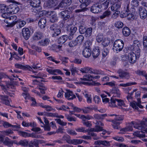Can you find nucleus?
<instances>
[{"instance_id":"412c9836","label":"nucleus","mask_w":147,"mask_h":147,"mask_svg":"<svg viewBox=\"0 0 147 147\" xmlns=\"http://www.w3.org/2000/svg\"><path fill=\"white\" fill-rule=\"evenodd\" d=\"M139 11L140 18L142 19H144L147 16V11L144 8L142 7H139Z\"/></svg>"},{"instance_id":"9d476101","label":"nucleus","mask_w":147,"mask_h":147,"mask_svg":"<svg viewBox=\"0 0 147 147\" xmlns=\"http://www.w3.org/2000/svg\"><path fill=\"white\" fill-rule=\"evenodd\" d=\"M77 30V28L74 25H69L67 28V30L69 32V38L72 39Z\"/></svg>"},{"instance_id":"6e6d98bb","label":"nucleus","mask_w":147,"mask_h":147,"mask_svg":"<svg viewBox=\"0 0 147 147\" xmlns=\"http://www.w3.org/2000/svg\"><path fill=\"white\" fill-rule=\"evenodd\" d=\"M55 120L58 123L62 126H65L67 124V122L63 121L59 119H56Z\"/></svg>"},{"instance_id":"b1692460","label":"nucleus","mask_w":147,"mask_h":147,"mask_svg":"<svg viewBox=\"0 0 147 147\" xmlns=\"http://www.w3.org/2000/svg\"><path fill=\"white\" fill-rule=\"evenodd\" d=\"M65 96L68 100H72L76 98V96L74 94L72 91H67L65 93Z\"/></svg>"},{"instance_id":"cd10ccee","label":"nucleus","mask_w":147,"mask_h":147,"mask_svg":"<svg viewBox=\"0 0 147 147\" xmlns=\"http://www.w3.org/2000/svg\"><path fill=\"white\" fill-rule=\"evenodd\" d=\"M100 49L99 47H96L93 49L92 51V55L94 58H96L100 54Z\"/></svg>"},{"instance_id":"5701e85b","label":"nucleus","mask_w":147,"mask_h":147,"mask_svg":"<svg viewBox=\"0 0 147 147\" xmlns=\"http://www.w3.org/2000/svg\"><path fill=\"white\" fill-rule=\"evenodd\" d=\"M1 102L3 104L9 105H10V102L8 97L7 96L0 95Z\"/></svg>"},{"instance_id":"7ed1b4c3","label":"nucleus","mask_w":147,"mask_h":147,"mask_svg":"<svg viewBox=\"0 0 147 147\" xmlns=\"http://www.w3.org/2000/svg\"><path fill=\"white\" fill-rule=\"evenodd\" d=\"M6 12L2 13L1 16L3 18L5 19H9L10 20H12V22L9 25H7V26L12 27L14 25L18 22L17 17L15 16H10V13L8 12V11Z\"/></svg>"},{"instance_id":"6ab92c4d","label":"nucleus","mask_w":147,"mask_h":147,"mask_svg":"<svg viewBox=\"0 0 147 147\" xmlns=\"http://www.w3.org/2000/svg\"><path fill=\"white\" fill-rule=\"evenodd\" d=\"M101 6L98 4L93 5L91 7L90 11L94 13H98L100 11Z\"/></svg>"},{"instance_id":"4be33fe9","label":"nucleus","mask_w":147,"mask_h":147,"mask_svg":"<svg viewBox=\"0 0 147 147\" xmlns=\"http://www.w3.org/2000/svg\"><path fill=\"white\" fill-rule=\"evenodd\" d=\"M110 142L106 140H98L95 141L94 144L96 145H102L106 146H110Z\"/></svg>"},{"instance_id":"37998d69","label":"nucleus","mask_w":147,"mask_h":147,"mask_svg":"<svg viewBox=\"0 0 147 147\" xmlns=\"http://www.w3.org/2000/svg\"><path fill=\"white\" fill-rule=\"evenodd\" d=\"M19 144L24 146H27L29 145V141L26 140H20L18 142Z\"/></svg>"},{"instance_id":"aec40b11","label":"nucleus","mask_w":147,"mask_h":147,"mask_svg":"<svg viewBox=\"0 0 147 147\" xmlns=\"http://www.w3.org/2000/svg\"><path fill=\"white\" fill-rule=\"evenodd\" d=\"M50 41L47 38H45L39 41L38 42V45L42 47H46L49 44Z\"/></svg>"},{"instance_id":"20e7f679","label":"nucleus","mask_w":147,"mask_h":147,"mask_svg":"<svg viewBox=\"0 0 147 147\" xmlns=\"http://www.w3.org/2000/svg\"><path fill=\"white\" fill-rule=\"evenodd\" d=\"M109 106L111 107H116L117 106L119 107L126 106L123 100L114 98H111L110 102L109 103Z\"/></svg>"},{"instance_id":"c03bdc74","label":"nucleus","mask_w":147,"mask_h":147,"mask_svg":"<svg viewBox=\"0 0 147 147\" xmlns=\"http://www.w3.org/2000/svg\"><path fill=\"white\" fill-rule=\"evenodd\" d=\"M8 8L4 4H0V13H4L7 11Z\"/></svg>"},{"instance_id":"680f3d73","label":"nucleus","mask_w":147,"mask_h":147,"mask_svg":"<svg viewBox=\"0 0 147 147\" xmlns=\"http://www.w3.org/2000/svg\"><path fill=\"white\" fill-rule=\"evenodd\" d=\"M67 132L69 134L75 136L77 134V133L75 131L69 128L67 129Z\"/></svg>"},{"instance_id":"4c0bfd02","label":"nucleus","mask_w":147,"mask_h":147,"mask_svg":"<svg viewBox=\"0 0 147 147\" xmlns=\"http://www.w3.org/2000/svg\"><path fill=\"white\" fill-rule=\"evenodd\" d=\"M122 32L124 35L126 36H129L130 34V31L127 27H125L123 28Z\"/></svg>"},{"instance_id":"6e6552de","label":"nucleus","mask_w":147,"mask_h":147,"mask_svg":"<svg viewBox=\"0 0 147 147\" xmlns=\"http://www.w3.org/2000/svg\"><path fill=\"white\" fill-rule=\"evenodd\" d=\"M140 43L138 40L134 41V44L131 47V49L132 51L131 52H133L134 53L137 54L138 56H140Z\"/></svg>"},{"instance_id":"13d9d810","label":"nucleus","mask_w":147,"mask_h":147,"mask_svg":"<svg viewBox=\"0 0 147 147\" xmlns=\"http://www.w3.org/2000/svg\"><path fill=\"white\" fill-rule=\"evenodd\" d=\"M110 40L107 38L104 39L102 42V45L104 47H106L108 46L110 43Z\"/></svg>"},{"instance_id":"f03ea898","label":"nucleus","mask_w":147,"mask_h":147,"mask_svg":"<svg viewBox=\"0 0 147 147\" xmlns=\"http://www.w3.org/2000/svg\"><path fill=\"white\" fill-rule=\"evenodd\" d=\"M114 3L111 7V10L115 12L113 14L112 17L116 18L120 13L119 10L121 8V2L120 1H116L115 2H111Z\"/></svg>"},{"instance_id":"4468645a","label":"nucleus","mask_w":147,"mask_h":147,"mask_svg":"<svg viewBox=\"0 0 147 147\" xmlns=\"http://www.w3.org/2000/svg\"><path fill=\"white\" fill-rule=\"evenodd\" d=\"M147 126V118H144L143 121L140 124L134 125V128L138 129H144L145 127Z\"/></svg>"},{"instance_id":"dca6fc26","label":"nucleus","mask_w":147,"mask_h":147,"mask_svg":"<svg viewBox=\"0 0 147 147\" xmlns=\"http://www.w3.org/2000/svg\"><path fill=\"white\" fill-rule=\"evenodd\" d=\"M141 100L139 98H137V102H133L130 103V106L134 109L138 110V107L141 109L143 108V106L140 104Z\"/></svg>"},{"instance_id":"bf43d9fd","label":"nucleus","mask_w":147,"mask_h":147,"mask_svg":"<svg viewBox=\"0 0 147 147\" xmlns=\"http://www.w3.org/2000/svg\"><path fill=\"white\" fill-rule=\"evenodd\" d=\"M70 136L67 134H66L63 136L62 138V140H65L66 142L69 144L70 143L69 139L70 138Z\"/></svg>"},{"instance_id":"4d7b16f0","label":"nucleus","mask_w":147,"mask_h":147,"mask_svg":"<svg viewBox=\"0 0 147 147\" xmlns=\"http://www.w3.org/2000/svg\"><path fill=\"white\" fill-rule=\"evenodd\" d=\"M81 118L83 121H86V119L89 120L93 118L92 116L88 115H87L86 116H85L84 115H82Z\"/></svg>"},{"instance_id":"338daca9","label":"nucleus","mask_w":147,"mask_h":147,"mask_svg":"<svg viewBox=\"0 0 147 147\" xmlns=\"http://www.w3.org/2000/svg\"><path fill=\"white\" fill-rule=\"evenodd\" d=\"M92 44V42L90 40L86 41L84 43V48L90 49V47Z\"/></svg>"},{"instance_id":"f8f14e48","label":"nucleus","mask_w":147,"mask_h":147,"mask_svg":"<svg viewBox=\"0 0 147 147\" xmlns=\"http://www.w3.org/2000/svg\"><path fill=\"white\" fill-rule=\"evenodd\" d=\"M140 56H138L137 54L134 52H130L128 55V61L130 63L134 64L136 62L137 58H138Z\"/></svg>"},{"instance_id":"72a5a7b5","label":"nucleus","mask_w":147,"mask_h":147,"mask_svg":"<svg viewBox=\"0 0 147 147\" xmlns=\"http://www.w3.org/2000/svg\"><path fill=\"white\" fill-rule=\"evenodd\" d=\"M80 2L81 3L80 5V7H86L90 3V0H79Z\"/></svg>"},{"instance_id":"ddd939ff","label":"nucleus","mask_w":147,"mask_h":147,"mask_svg":"<svg viewBox=\"0 0 147 147\" xmlns=\"http://www.w3.org/2000/svg\"><path fill=\"white\" fill-rule=\"evenodd\" d=\"M19 10L18 6L13 4L10 5L8 8L7 11L10 14H16L17 13Z\"/></svg>"},{"instance_id":"e2e57ef3","label":"nucleus","mask_w":147,"mask_h":147,"mask_svg":"<svg viewBox=\"0 0 147 147\" xmlns=\"http://www.w3.org/2000/svg\"><path fill=\"white\" fill-rule=\"evenodd\" d=\"M38 64H37L36 65H34L32 66V68L30 66H27V68L28 70L30 71H32V68L34 69H38L40 68V66L38 65Z\"/></svg>"},{"instance_id":"49530a36","label":"nucleus","mask_w":147,"mask_h":147,"mask_svg":"<svg viewBox=\"0 0 147 147\" xmlns=\"http://www.w3.org/2000/svg\"><path fill=\"white\" fill-rule=\"evenodd\" d=\"M84 37L82 35L78 36L75 40L77 42V44H81L84 40Z\"/></svg>"},{"instance_id":"0eeeda50","label":"nucleus","mask_w":147,"mask_h":147,"mask_svg":"<svg viewBox=\"0 0 147 147\" xmlns=\"http://www.w3.org/2000/svg\"><path fill=\"white\" fill-rule=\"evenodd\" d=\"M116 116L114 120H112V122L113 123L112 125L113 128L115 129H118L119 127V125L120 123L119 122L121 121H122L123 119V117L122 115L117 116L114 114H111L109 115L110 116Z\"/></svg>"},{"instance_id":"1a4fd4ad","label":"nucleus","mask_w":147,"mask_h":147,"mask_svg":"<svg viewBox=\"0 0 147 147\" xmlns=\"http://www.w3.org/2000/svg\"><path fill=\"white\" fill-rule=\"evenodd\" d=\"M50 29L52 33L53 36H57L61 33V29L57 24H53L51 25Z\"/></svg>"},{"instance_id":"2f4dec72","label":"nucleus","mask_w":147,"mask_h":147,"mask_svg":"<svg viewBox=\"0 0 147 147\" xmlns=\"http://www.w3.org/2000/svg\"><path fill=\"white\" fill-rule=\"evenodd\" d=\"M84 96L86 98V101L88 103H90L92 102V98L91 95L90 94L88 93L85 91L83 93Z\"/></svg>"},{"instance_id":"f704fd0d","label":"nucleus","mask_w":147,"mask_h":147,"mask_svg":"<svg viewBox=\"0 0 147 147\" xmlns=\"http://www.w3.org/2000/svg\"><path fill=\"white\" fill-rule=\"evenodd\" d=\"M68 39V36L64 35L60 37L58 39V43L62 44L65 43Z\"/></svg>"},{"instance_id":"a211bd4d","label":"nucleus","mask_w":147,"mask_h":147,"mask_svg":"<svg viewBox=\"0 0 147 147\" xmlns=\"http://www.w3.org/2000/svg\"><path fill=\"white\" fill-rule=\"evenodd\" d=\"M22 33L25 39L27 40L29 38L30 36V32L28 28H24L22 29Z\"/></svg>"},{"instance_id":"3c124183","label":"nucleus","mask_w":147,"mask_h":147,"mask_svg":"<svg viewBox=\"0 0 147 147\" xmlns=\"http://www.w3.org/2000/svg\"><path fill=\"white\" fill-rule=\"evenodd\" d=\"M58 20V18L56 14L53 15L50 18V21L51 22H55Z\"/></svg>"},{"instance_id":"e433bc0d","label":"nucleus","mask_w":147,"mask_h":147,"mask_svg":"<svg viewBox=\"0 0 147 147\" xmlns=\"http://www.w3.org/2000/svg\"><path fill=\"white\" fill-rule=\"evenodd\" d=\"M103 130L102 127L99 125H95L94 128H91L90 130V131L98 132Z\"/></svg>"},{"instance_id":"69168bd1","label":"nucleus","mask_w":147,"mask_h":147,"mask_svg":"<svg viewBox=\"0 0 147 147\" xmlns=\"http://www.w3.org/2000/svg\"><path fill=\"white\" fill-rule=\"evenodd\" d=\"M92 110V108L89 107H85L82 109L83 113L86 114L89 113L90 111Z\"/></svg>"},{"instance_id":"603ef678","label":"nucleus","mask_w":147,"mask_h":147,"mask_svg":"<svg viewBox=\"0 0 147 147\" xmlns=\"http://www.w3.org/2000/svg\"><path fill=\"white\" fill-rule=\"evenodd\" d=\"M2 134L5 136H9V134H12L13 131L10 129H8L5 131H2Z\"/></svg>"},{"instance_id":"c9c22d12","label":"nucleus","mask_w":147,"mask_h":147,"mask_svg":"<svg viewBox=\"0 0 147 147\" xmlns=\"http://www.w3.org/2000/svg\"><path fill=\"white\" fill-rule=\"evenodd\" d=\"M80 80L82 81H92V75L89 74H86L83 76V78H80Z\"/></svg>"},{"instance_id":"c756f323","label":"nucleus","mask_w":147,"mask_h":147,"mask_svg":"<svg viewBox=\"0 0 147 147\" xmlns=\"http://www.w3.org/2000/svg\"><path fill=\"white\" fill-rule=\"evenodd\" d=\"M13 143L12 141L7 137L5 138L3 143L4 145L9 147L13 145Z\"/></svg>"},{"instance_id":"7c9ffc66","label":"nucleus","mask_w":147,"mask_h":147,"mask_svg":"<svg viewBox=\"0 0 147 147\" xmlns=\"http://www.w3.org/2000/svg\"><path fill=\"white\" fill-rule=\"evenodd\" d=\"M126 16L128 20H132L134 18V15L132 13H129L128 14H127V13H124L121 15V18H125Z\"/></svg>"},{"instance_id":"2eb2a0df","label":"nucleus","mask_w":147,"mask_h":147,"mask_svg":"<svg viewBox=\"0 0 147 147\" xmlns=\"http://www.w3.org/2000/svg\"><path fill=\"white\" fill-rule=\"evenodd\" d=\"M43 33L40 31H37L32 36L33 40L35 41H38L44 38Z\"/></svg>"},{"instance_id":"a18cd8bd","label":"nucleus","mask_w":147,"mask_h":147,"mask_svg":"<svg viewBox=\"0 0 147 147\" xmlns=\"http://www.w3.org/2000/svg\"><path fill=\"white\" fill-rule=\"evenodd\" d=\"M33 145L35 146L38 145V142L37 140H34L30 142L29 144V147H33Z\"/></svg>"},{"instance_id":"a878e982","label":"nucleus","mask_w":147,"mask_h":147,"mask_svg":"<svg viewBox=\"0 0 147 147\" xmlns=\"http://www.w3.org/2000/svg\"><path fill=\"white\" fill-rule=\"evenodd\" d=\"M83 56L86 58L89 57L91 55V51L90 49L84 48L82 51Z\"/></svg>"},{"instance_id":"774afa93","label":"nucleus","mask_w":147,"mask_h":147,"mask_svg":"<svg viewBox=\"0 0 147 147\" xmlns=\"http://www.w3.org/2000/svg\"><path fill=\"white\" fill-rule=\"evenodd\" d=\"M131 4L132 7H137L139 5V2L137 0H133L131 2Z\"/></svg>"},{"instance_id":"5fc2aeb1","label":"nucleus","mask_w":147,"mask_h":147,"mask_svg":"<svg viewBox=\"0 0 147 147\" xmlns=\"http://www.w3.org/2000/svg\"><path fill=\"white\" fill-rule=\"evenodd\" d=\"M19 134L21 136L25 138L31 136V134H30L22 131H20L19 132Z\"/></svg>"},{"instance_id":"de8ad7c7","label":"nucleus","mask_w":147,"mask_h":147,"mask_svg":"<svg viewBox=\"0 0 147 147\" xmlns=\"http://www.w3.org/2000/svg\"><path fill=\"white\" fill-rule=\"evenodd\" d=\"M137 83L136 82H128L126 84L122 83L120 84L119 85V86H122L124 87H126L132 85H133L136 84Z\"/></svg>"},{"instance_id":"423d86ee","label":"nucleus","mask_w":147,"mask_h":147,"mask_svg":"<svg viewBox=\"0 0 147 147\" xmlns=\"http://www.w3.org/2000/svg\"><path fill=\"white\" fill-rule=\"evenodd\" d=\"M123 47V41L121 40H117L114 43L113 49L114 51L118 53L122 50Z\"/></svg>"},{"instance_id":"f3484780","label":"nucleus","mask_w":147,"mask_h":147,"mask_svg":"<svg viewBox=\"0 0 147 147\" xmlns=\"http://www.w3.org/2000/svg\"><path fill=\"white\" fill-rule=\"evenodd\" d=\"M70 11L65 10L60 13V15L61 18L65 21L68 20L70 18Z\"/></svg>"},{"instance_id":"0e129e2a","label":"nucleus","mask_w":147,"mask_h":147,"mask_svg":"<svg viewBox=\"0 0 147 147\" xmlns=\"http://www.w3.org/2000/svg\"><path fill=\"white\" fill-rule=\"evenodd\" d=\"M70 70L71 72V75L73 76H74L75 73L77 72L76 67L72 65L70 67Z\"/></svg>"},{"instance_id":"864d4df0","label":"nucleus","mask_w":147,"mask_h":147,"mask_svg":"<svg viewBox=\"0 0 147 147\" xmlns=\"http://www.w3.org/2000/svg\"><path fill=\"white\" fill-rule=\"evenodd\" d=\"M103 39V36L102 34H98L96 37V40L98 42H101Z\"/></svg>"},{"instance_id":"052dcab7","label":"nucleus","mask_w":147,"mask_h":147,"mask_svg":"<svg viewBox=\"0 0 147 147\" xmlns=\"http://www.w3.org/2000/svg\"><path fill=\"white\" fill-rule=\"evenodd\" d=\"M115 25L117 28H122L123 26V23L121 21H117L116 22Z\"/></svg>"},{"instance_id":"79ce46f5","label":"nucleus","mask_w":147,"mask_h":147,"mask_svg":"<svg viewBox=\"0 0 147 147\" xmlns=\"http://www.w3.org/2000/svg\"><path fill=\"white\" fill-rule=\"evenodd\" d=\"M111 14V12L110 11L107 10L100 16V18L102 19L106 17H109L110 15Z\"/></svg>"},{"instance_id":"393cba45","label":"nucleus","mask_w":147,"mask_h":147,"mask_svg":"<svg viewBox=\"0 0 147 147\" xmlns=\"http://www.w3.org/2000/svg\"><path fill=\"white\" fill-rule=\"evenodd\" d=\"M46 19L45 18H41L39 21L38 25L41 29L45 28L46 25Z\"/></svg>"},{"instance_id":"a19ab883","label":"nucleus","mask_w":147,"mask_h":147,"mask_svg":"<svg viewBox=\"0 0 147 147\" xmlns=\"http://www.w3.org/2000/svg\"><path fill=\"white\" fill-rule=\"evenodd\" d=\"M107 115L106 114L101 115L95 114L94 116L95 119L99 120L103 119L105 117L107 116Z\"/></svg>"},{"instance_id":"39448f33","label":"nucleus","mask_w":147,"mask_h":147,"mask_svg":"<svg viewBox=\"0 0 147 147\" xmlns=\"http://www.w3.org/2000/svg\"><path fill=\"white\" fill-rule=\"evenodd\" d=\"M117 73L118 74L119 76L112 75L110 76L112 78L118 79H119V78L122 79H128L130 77L129 74L128 72L125 71L121 69H119L117 70Z\"/></svg>"},{"instance_id":"8fccbe9b","label":"nucleus","mask_w":147,"mask_h":147,"mask_svg":"<svg viewBox=\"0 0 147 147\" xmlns=\"http://www.w3.org/2000/svg\"><path fill=\"white\" fill-rule=\"evenodd\" d=\"M18 22L16 23H18L17 24V26L18 28H20L24 26L26 24V22L25 21H18Z\"/></svg>"},{"instance_id":"f257e3e1","label":"nucleus","mask_w":147,"mask_h":147,"mask_svg":"<svg viewBox=\"0 0 147 147\" xmlns=\"http://www.w3.org/2000/svg\"><path fill=\"white\" fill-rule=\"evenodd\" d=\"M80 71L82 73H89L90 74H93L95 75H105V73L100 70H93L90 67L85 66L81 68Z\"/></svg>"},{"instance_id":"c85d7f7f","label":"nucleus","mask_w":147,"mask_h":147,"mask_svg":"<svg viewBox=\"0 0 147 147\" xmlns=\"http://www.w3.org/2000/svg\"><path fill=\"white\" fill-rule=\"evenodd\" d=\"M112 92L114 97L120 98L121 95V92L119 89L117 88H114L112 91Z\"/></svg>"},{"instance_id":"bb28decb","label":"nucleus","mask_w":147,"mask_h":147,"mask_svg":"<svg viewBox=\"0 0 147 147\" xmlns=\"http://www.w3.org/2000/svg\"><path fill=\"white\" fill-rule=\"evenodd\" d=\"M32 11L34 12H37L38 14L40 15L43 14V11L41 10L42 8L40 5L36 6V7H32Z\"/></svg>"},{"instance_id":"ea45409f","label":"nucleus","mask_w":147,"mask_h":147,"mask_svg":"<svg viewBox=\"0 0 147 147\" xmlns=\"http://www.w3.org/2000/svg\"><path fill=\"white\" fill-rule=\"evenodd\" d=\"M40 0H33L30 2V5L32 7H36L40 5Z\"/></svg>"},{"instance_id":"473e14b6","label":"nucleus","mask_w":147,"mask_h":147,"mask_svg":"<svg viewBox=\"0 0 147 147\" xmlns=\"http://www.w3.org/2000/svg\"><path fill=\"white\" fill-rule=\"evenodd\" d=\"M56 4L54 0H47L46 5L48 8H52L55 6Z\"/></svg>"},{"instance_id":"9b49d317","label":"nucleus","mask_w":147,"mask_h":147,"mask_svg":"<svg viewBox=\"0 0 147 147\" xmlns=\"http://www.w3.org/2000/svg\"><path fill=\"white\" fill-rule=\"evenodd\" d=\"M138 124L134 123V121H131L130 123H129L127 125L126 127L122 129L120 131H121L119 133V134H124V132L131 131L133 129V127L134 125Z\"/></svg>"},{"instance_id":"09e8293b","label":"nucleus","mask_w":147,"mask_h":147,"mask_svg":"<svg viewBox=\"0 0 147 147\" xmlns=\"http://www.w3.org/2000/svg\"><path fill=\"white\" fill-rule=\"evenodd\" d=\"M86 30L85 35L87 37H89L92 34V28L91 27H90L86 29Z\"/></svg>"},{"instance_id":"58836bf2","label":"nucleus","mask_w":147,"mask_h":147,"mask_svg":"<svg viewBox=\"0 0 147 147\" xmlns=\"http://www.w3.org/2000/svg\"><path fill=\"white\" fill-rule=\"evenodd\" d=\"M83 142H85V141L82 140H78L74 139L70 140V142L73 144L76 145L82 143Z\"/></svg>"}]
</instances>
